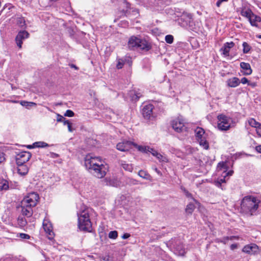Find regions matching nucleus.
<instances>
[{
	"label": "nucleus",
	"mask_w": 261,
	"mask_h": 261,
	"mask_svg": "<svg viewBox=\"0 0 261 261\" xmlns=\"http://www.w3.org/2000/svg\"><path fill=\"white\" fill-rule=\"evenodd\" d=\"M185 193L188 197H191L192 195L191 193H189L188 191H185Z\"/></svg>",
	"instance_id": "obj_62"
},
{
	"label": "nucleus",
	"mask_w": 261,
	"mask_h": 261,
	"mask_svg": "<svg viewBox=\"0 0 261 261\" xmlns=\"http://www.w3.org/2000/svg\"><path fill=\"white\" fill-rule=\"evenodd\" d=\"M29 34L25 31H20L16 37L15 41L19 48H21L23 40L28 38Z\"/></svg>",
	"instance_id": "obj_10"
},
{
	"label": "nucleus",
	"mask_w": 261,
	"mask_h": 261,
	"mask_svg": "<svg viewBox=\"0 0 261 261\" xmlns=\"http://www.w3.org/2000/svg\"><path fill=\"white\" fill-rule=\"evenodd\" d=\"M240 67L242 69V72L244 75H250L252 73V69L250 65L248 63L241 62L240 63Z\"/></svg>",
	"instance_id": "obj_19"
},
{
	"label": "nucleus",
	"mask_w": 261,
	"mask_h": 261,
	"mask_svg": "<svg viewBox=\"0 0 261 261\" xmlns=\"http://www.w3.org/2000/svg\"><path fill=\"white\" fill-rule=\"evenodd\" d=\"M138 175L141 177H142L144 179H147V180H150V178H151L150 175L145 171L140 170L138 172Z\"/></svg>",
	"instance_id": "obj_28"
},
{
	"label": "nucleus",
	"mask_w": 261,
	"mask_h": 261,
	"mask_svg": "<svg viewBox=\"0 0 261 261\" xmlns=\"http://www.w3.org/2000/svg\"><path fill=\"white\" fill-rule=\"evenodd\" d=\"M158 153L159 152H158V151L155 150L152 152V154L154 156H156Z\"/></svg>",
	"instance_id": "obj_59"
},
{
	"label": "nucleus",
	"mask_w": 261,
	"mask_h": 261,
	"mask_svg": "<svg viewBox=\"0 0 261 261\" xmlns=\"http://www.w3.org/2000/svg\"><path fill=\"white\" fill-rule=\"evenodd\" d=\"M16 162L17 166L24 165V164L25 163L22 162V159H20L17 157L16 158Z\"/></svg>",
	"instance_id": "obj_45"
},
{
	"label": "nucleus",
	"mask_w": 261,
	"mask_h": 261,
	"mask_svg": "<svg viewBox=\"0 0 261 261\" xmlns=\"http://www.w3.org/2000/svg\"><path fill=\"white\" fill-rule=\"evenodd\" d=\"M16 157L22 159L23 162H27L31 157V153L28 151H23L17 154Z\"/></svg>",
	"instance_id": "obj_21"
},
{
	"label": "nucleus",
	"mask_w": 261,
	"mask_h": 261,
	"mask_svg": "<svg viewBox=\"0 0 261 261\" xmlns=\"http://www.w3.org/2000/svg\"><path fill=\"white\" fill-rule=\"evenodd\" d=\"M232 173H233L232 171H230L226 173L225 176H226V175H231Z\"/></svg>",
	"instance_id": "obj_61"
},
{
	"label": "nucleus",
	"mask_w": 261,
	"mask_h": 261,
	"mask_svg": "<svg viewBox=\"0 0 261 261\" xmlns=\"http://www.w3.org/2000/svg\"><path fill=\"white\" fill-rule=\"evenodd\" d=\"M243 51L244 54H247L248 53L250 50V46H249V45L246 42H243Z\"/></svg>",
	"instance_id": "obj_35"
},
{
	"label": "nucleus",
	"mask_w": 261,
	"mask_h": 261,
	"mask_svg": "<svg viewBox=\"0 0 261 261\" xmlns=\"http://www.w3.org/2000/svg\"><path fill=\"white\" fill-rule=\"evenodd\" d=\"M157 4L161 6H163L164 5H169L172 1V0H155Z\"/></svg>",
	"instance_id": "obj_31"
},
{
	"label": "nucleus",
	"mask_w": 261,
	"mask_h": 261,
	"mask_svg": "<svg viewBox=\"0 0 261 261\" xmlns=\"http://www.w3.org/2000/svg\"><path fill=\"white\" fill-rule=\"evenodd\" d=\"M19 236L22 239H29L30 238V236L29 234L23 233H19Z\"/></svg>",
	"instance_id": "obj_44"
},
{
	"label": "nucleus",
	"mask_w": 261,
	"mask_h": 261,
	"mask_svg": "<svg viewBox=\"0 0 261 261\" xmlns=\"http://www.w3.org/2000/svg\"><path fill=\"white\" fill-rule=\"evenodd\" d=\"M234 238V237L233 236H232V237H227L226 238H224V239L226 240H232V239Z\"/></svg>",
	"instance_id": "obj_60"
},
{
	"label": "nucleus",
	"mask_w": 261,
	"mask_h": 261,
	"mask_svg": "<svg viewBox=\"0 0 261 261\" xmlns=\"http://www.w3.org/2000/svg\"><path fill=\"white\" fill-rule=\"evenodd\" d=\"M155 171L158 174H161V172L157 168L155 169Z\"/></svg>",
	"instance_id": "obj_63"
},
{
	"label": "nucleus",
	"mask_w": 261,
	"mask_h": 261,
	"mask_svg": "<svg viewBox=\"0 0 261 261\" xmlns=\"http://www.w3.org/2000/svg\"><path fill=\"white\" fill-rule=\"evenodd\" d=\"M43 227L48 239L52 240L54 237V233L53 231V226L51 223L47 220H44Z\"/></svg>",
	"instance_id": "obj_9"
},
{
	"label": "nucleus",
	"mask_w": 261,
	"mask_h": 261,
	"mask_svg": "<svg viewBox=\"0 0 261 261\" xmlns=\"http://www.w3.org/2000/svg\"><path fill=\"white\" fill-rule=\"evenodd\" d=\"M128 95L131 100L136 101L142 96L140 90H133L129 92Z\"/></svg>",
	"instance_id": "obj_17"
},
{
	"label": "nucleus",
	"mask_w": 261,
	"mask_h": 261,
	"mask_svg": "<svg viewBox=\"0 0 261 261\" xmlns=\"http://www.w3.org/2000/svg\"><path fill=\"white\" fill-rule=\"evenodd\" d=\"M228 0H218L217 3H216V6L218 7H219L221 5V4H222V2H226Z\"/></svg>",
	"instance_id": "obj_50"
},
{
	"label": "nucleus",
	"mask_w": 261,
	"mask_h": 261,
	"mask_svg": "<svg viewBox=\"0 0 261 261\" xmlns=\"http://www.w3.org/2000/svg\"><path fill=\"white\" fill-rule=\"evenodd\" d=\"M225 175L224 176V177L223 178H221L220 179H219L216 184V185L218 187H221V185L222 183L223 182H225Z\"/></svg>",
	"instance_id": "obj_42"
},
{
	"label": "nucleus",
	"mask_w": 261,
	"mask_h": 261,
	"mask_svg": "<svg viewBox=\"0 0 261 261\" xmlns=\"http://www.w3.org/2000/svg\"><path fill=\"white\" fill-rule=\"evenodd\" d=\"M58 156H59V155L57 153H54V152L50 153V157L52 158H57Z\"/></svg>",
	"instance_id": "obj_52"
},
{
	"label": "nucleus",
	"mask_w": 261,
	"mask_h": 261,
	"mask_svg": "<svg viewBox=\"0 0 261 261\" xmlns=\"http://www.w3.org/2000/svg\"><path fill=\"white\" fill-rule=\"evenodd\" d=\"M248 82L249 81L248 79L246 77H243L240 81V82H241L243 84H245L248 83Z\"/></svg>",
	"instance_id": "obj_49"
},
{
	"label": "nucleus",
	"mask_w": 261,
	"mask_h": 261,
	"mask_svg": "<svg viewBox=\"0 0 261 261\" xmlns=\"http://www.w3.org/2000/svg\"><path fill=\"white\" fill-rule=\"evenodd\" d=\"M104 184L107 186L117 187L120 186V181L115 178H106L103 180Z\"/></svg>",
	"instance_id": "obj_16"
},
{
	"label": "nucleus",
	"mask_w": 261,
	"mask_h": 261,
	"mask_svg": "<svg viewBox=\"0 0 261 261\" xmlns=\"http://www.w3.org/2000/svg\"><path fill=\"white\" fill-rule=\"evenodd\" d=\"M70 67L72 68H74L76 70H78L79 69V68L74 64H71L70 65Z\"/></svg>",
	"instance_id": "obj_58"
},
{
	"label": "nucleus",
	"mask_w": 261,
	"mask_h": 261,
	"mask_svg": "<svg viewBox=\"0 0 261 261\" xmlns=\"http://www.w3.org/2000/svg\"><path fill=\"white\" fill-rule=\"evenodd\" d=\"M17 24L20 27L22 28L25 26V19L23 17H18L17 19Z\"/></svg>",
	"instance_id": "obj_32"
},
{
	"label": "nucleus",
	"mask_w": 261,
	"mask_h": 261,
	"mask_svg": "<svg viewBox=\"0 0 261 261\" xmlns=\"http://www.w3.org/2000/svg\"><path fill=\"white\" fill-rule=\"evenodd\" d=\"M160 161L166 162L167 160L166 157L163 156L160 153L157 154V155L155 156Z\"/></svg>",
	"instance_id": "obj_41"
},
{
	"label": "nucleus",
	"mask_w": 261,
	"mask_h": 261,
	"mask_svg": "<svg viewBox=\"0 0 261 261\" xmlns=\"http://www.w3.org/2000/svg\"><path fill=\"white\" fill-rule=\"evenodd\" d=\"M124 64V61H123L122 58L118 59L117 60V65H116V67L117 69H121L123 67V66Z\"/></svg>",
	"instance_id": "obj_37"
},
{
	"label": "nucleus",
	"mask_w": 261,
	"mask_h": 261,
	"mask_svg": "<svg viewBox=\"0 0 261 261\" xmlns=\"http://www.w3.org/2000/svg\"><path fill=\"white\" fill-rule=\"evenodd\" d=\"M124 64H127L129 66H131L132 65V58L129 56H125L123 58H122Z\"/></svg>",
	"instance_id": "obj_34"
},
{
	"label": "nucleus",
	"mask_w": 261,
	"mask_h": 261,
	"mask_svg": "<svg viewBox=\"0 0 261 261\" xmlns=\"http://www.w3.org/2000/svg\"><path fill=\"white\" fill-rule=\"evenodd\" d=\"M90 209L86 208L78 215V226L81 230L91 232L92 231V223L89 218Z\"/></svg>",
	"instance_id": "obj_3"
},
{
	"label": "nucleus",
	"mask_w": 261,
	"mask_h": 261,
	"mask_svg": "<svg viewBox=\"0 0 261 261\" xmlns=\"http://www.w3.org/2000/svg\"><path fill=\"white\" fill-rule=\"evenodd\" d=\"M33 145L36 147H45L49 146L48 144L44 142H37L34 143Z\"/></svg>",
	"instance_id": "obj_33"
},
{
	"label": "nucleus",
	"mask_w": 261,
	"mask_h": 261,
	"mask_svg": "<svg viewBox=\"0 0 261 261\" xmlns=\"http://www.w3.org/2000/svg\"><path fill=\"white\" fill-rule=\"evenodd\" d=\"M21 105L22 106H25V103H28L29 105H28V106H33V105H36V103H34V102H27V101H22L21 102Z\"/></svg>",
	"instance_id": "obj_48"
},
{
	"label": "nucleus",
	"mask_w": 261,
	"mask_h": 261,
	"mask_svg": "<svg viewBox=\"0 0 261 261\" xmlns=\"http://www.w3.org/2000/svg\"><path fill=\"white\" fill-rule=\"evenodd\" d=\"M39 199V195L36 193H31L25 196L21 202V204L24 206L28 205L33 207L37 204Z\"/></svg>",
	"instance_id": "obj_7"
},
{
	"label": "nucleus",
	"mask_w": 261,
	"mask_h": 261,
	"mask_svg": "<svg viewBox=\"0 0 261 261\" xmlns=\"http://www.w3.org/2000/svg\"><path fill=\"white\" fill-rule=\"evenodd\" d=\"M21 213L23 215L25 216L28 217H30L33 215L32 207H29L28 205L23 207V205L21 204Z\"/></svg>",
	"instance_id": "obj_20"
},
{
	"label": "nucleus",
	"mask_w": 261,
	"mask_h": 261,
	"mask_svg": "<svg viewBox=\"0 0 261 261\" xmlns=\"http://www.w3.org/2000/svg\"><path fill=\"white\" fill-rule=\"evenodd\" d=\"M217 127L220 130L226 131L231 127L232 119L224 114H220L217 116Z\"/></svg>",
	"instance_id": "obj_6"
},
{
	"label": "nucleus",
	"mask_w": 261,
	"mask_h": 261,
	"mask_svg": "<svg viewBox=\"0 0 261 261\" xmlns=\"http://www.w3.org/2000/svg\"><path fill=\"white\" fill-rule=\"evenodd\" d=\"M171 124L172 128L177 133L187 131V127L185 126V123L181 119L178 118L174 119Z\"/></svg>",
	"instance_id": "obj_8"
},
{
	"label": "nucleus",
	"mask_w": 261,
	"mask_h": 261,
	"mask_svg": "<svg viewBox=\"0 0 261 261\" xmlns=\"http://www.w3.org/2000/svg\"><path fill=\"white\" fill-rule=\"evenodd\" d=\"M121 167L126 171L132 172L133 167L132 164L127 163L125 161H121L120 162Z\"/></svg>",
	"instance_id": "obj_25"
},
{
	"label": "nucleus",
	"mask_w": 261,
	"mask_h": 261,
	"mask_svg": "<svg viewBox=\"0 0 261 261\" xmlns=\"http://www.w3.org/2000/svg\"><path fill=\"white\" fill-rule=\"evenodd\" d=\"M63 123L64 125H66L67 126L69 132H73V129L72 128V124L68 120H64Z\"/></svg>",
	"instance_id": "obj_38"
},
{
	"label": "nucleus",
	"mask_w": 261,
	"mask_h": 261,
	"mask_svg": "<svg viewBox=\"0 0 261 261\" xmlns=\"http://www.w3.org/2000/svg\"><path fill=\"white\" fill-rule=\"evenodd\" d=\"M218 168H219L220 169H226V167L225 163L223 162H220L218 165Z\"/></svg>",
	"instance_id": "obj_46"
},
{
	"label": "nucleus",
	"mask_w": 261,
	"mask_h": 261,
	"mask_svg": "<svg viewBox=\"0 0 261 261\" xmlns=\"http://www.w3.org/2000/svg\"><path fill=\"white\" fill-rule=\"evenodd\" d=\"M259 200L252 196H245L241 201V211L245 214L253 215L258 208Z\"/></svg>",
	"instance_id": "obj_2"
},
{
	"label": "nucleus",
	"mask_w": 261,
	"mask_h": 261,
	"mask_svg": "<svg viewBox=\"0 0 261 261\" xmlns=\"http://www.w3.org/2000/svg\"><path fill=\"white\" fill-rule=\"evenodd\" d=\"M9 189L8 182L5 179L0 180V191L7 190Z\"/></svg>",
	"instance_id": "obj_27"
},
{
	"label": "nucleus",
	"mask_w": 261,
	"mask_h": 261,
	"mask_svg": "<svg viewBox=\"0 0 261 261\" xmlns=\"http://www.w3.org/2000/svg\"><path fill=\"white\" fill-rule=\"evenodd\" d=\"M128 47L130 49L139 48L142 50L148 51L151 47L148 42L144 39L133 36L130 37L128 41Z\"/></svg>",
	"instance_id": "obj_5"
},
{
	"label": "nucleus",
	"mask_w": 261,
	"mask_h": 261,
	"mask_svg": "<svg viewBox=\"0 0 261 261\" xmlns=\"http://www.w3.org/2000/svg\"><path fill=\"white\" fill-rule=\"evenodd\" d=\"M27 147H28V148L31 149V148H33V147H34V146H32V145H28V146H27Z\"/></svg>",
	"instance_id": "obj_64"
},
{
	"label": "nucleus",
	"mask_w": 261,
	"mask_h": 261,
	"mask_svg": "<svg viewBox=\"0 0 261 261\" xmlns=\"http://www.w3.org/2000/svg\"><path fill=\"white\" fill-rule=\"evenodd\" d=\"M29 171V168L26 165L18 166L17 172L21 175H26Z\"/></svg>",
	"instance_id": "obj_24"
},
{
	"label": "nucleus",
	"mask_w": 261,
	"mask_h": 261,
	"mask_svg": "<svg viewBox=\"0 0 261 261\" xmlns=\"http://www.w3.org/2000/svg\"><path fill=\"white\" fill-rule=\"evenodd\" d=\"M74 115V112L70 110H68L66 111L65 113L64 114L65 116L67 117H73Z\"/></svg>",
	"instance_id": "obj_43"
},
{
	"label": "nucleus",
	"mask_w": 261,
	"mask_h": 261,
	"mask_svg": "<svg viewBox=\"0 0 261 261\" xmlns=\"http://www.w3.org/2000/svg\"><path fill=\"white\" fill-rule=\"evenodd\" d=\"M258 246L254 244L245 246L243 248V252L250 254H255L258 251Z\"/></svg>",
	"instance_id": "obj_13"
},
{
	"label": "nucleus",
	"mask_w": 261,
	"mask_h": 261,
	"mask_svg": "<svg viewBox=\"0 0 261 261\" xmlns=\"http://www.w3.org/2000/svg\"><path fill=\"white\" fill-rule=\"evenodd\" d=\"M255 149L258 152L261 153V145L256 146Z\"/></svg>",
	"instance_id": "obj_54"
},
{
	"label": "nucleus",
	"mask_w": 261,
	"mask_h": 261,
	"mask_svg": "<svg viewBox=\"0 0 261 261\" xmlns=\"http://www.w3.org/2000/svg\"><path fill=\"white\" fill-rule=\"evenodd\" d=\"M132 144H133V143L130 141H123L118 143L116 147L120 151H126L129 150Z\"/></svg>",
	"instance_id": "obj_12"
},
{
	"label": "nucleus",
	"mask_w": 261,
	"mask_h": 261,
	"mask_svg": "<svg viewBox=\"0 0 261 261\" xmlns=\"http://www.w3.org/2000/svg\"><path fill=\"white\" fill-rule=\"evenodd\" d=\"M253 21H254L255 22V23L257 24L256 27H257L258 26L257 22L260 21V20H261L260 18L259 17V19H255L254 17H253Z\"/></svg>",
	"instance_id": "obj_56"
},
{
	"label": "nucleus",
	"mask_w": 261,
	"mask_h": 261,
	"mask_svg": "<svg viewBox=\"0 0 261 261\" xmlns=\"http://www.w3.org/2000/svg\"><path fill=\"white\" fill-rule=\"evenodd\" d=\"M99 159V157L93 156L91 154H87L85 158V166L90 173L101 178L106 175L107 168L102 164L97 163L96 161Z\"/></svg>",
	"instance_id": "obj_1"
},
{
	"label": "nucleus",
	"mask_w": 261,
	"mask_h": 261,
	"mask_svg": "<svg viewBox=\"0 0 261 261\" xmlns=\"http://www.w3.org/2000/svg\"><path fill=\"white\" fill-rule=\"evenodd\" d=\"M130 236V234L125 233L121 237L123 239H126Z\"/></svg>",
	"instance_id": "obj_51"
},
{
	"label": "nucleus",
	"mask_w": 261,
	"mask_h": 261,
	"mask_svg": "<svg viewBox=\"0 0 261 261\" xmlns=\"http://www.w3.org/2000/svg\"><path fill=\"white\" fill-rule=\"evenodd\" d=\"M227 84L230 87H236L240 83V81L238 77H233L227 81Z\"/></svg>",
	"instance_id": "obj_22"
},
{
	"label": "nucleus",
	"mask_w": 261,
	"mask_h": 261,
	"mask_svg": "<svg viewBox=\"0 0 261 261\" xmlns=\"http://www.w3.org/2000/svg\"><path fill=\"white\" fill-rule=\"evenodd\" d=\"M165 41L167 43L171 44L173 41V37L171 35H168L165 37Z\"/></svg>",
	"instance_id": "obj_39"
},
{
	"label": "nucleus",
	"mask_w": 261,
	"mask_h": 261,
	"mask_svg": "<svg viewBox=\"0 0 261 261\" xmlns=\"http://www.w3.org/2000/svg\"><path fill=\"white\" fill-rule=\"evenodd\" d=\"M195 133L197 141L205 138L204 136L205 131L201 127H197L195 130Z\"/></svg>",
	"instance_id": "obj_23"
},
{
	"label": "nucleus",
	"mask_w": 261,
	"mask_h": 261,
	"mask_svg": "<svg viewBox=\"0 0 261 261\" xmlns=\"http://www.w3.org/2000/svg\"><path fill=\"white\" fill-rule=\"evenodd\" d=\"M64 119V117L59 115V114H58V118H57V121L58 122H61L62 121V120Z\"/></svg>",
	"instance_id": "obj_53"
},
{
	"label": "nucleus",
	"mask_w": 261,
	"mask_h": 261,
	"mask_svg": "<svg viewBox=\"0 0 261 261\" xmlns=\"http://www.w3.org/2000/svg\"><path fill=\"white\" fill-rule=\"evenodd\" d=\"M118 237V232L116 230L111 231L109 233V237L110 239H115Z\"/></svg>",
	"instance_id": "obj_36"
},
{
	"label": "nucleus",
	"mask_w": 261,
	"mask_h": 261,
	"mask_svg": "<svg viewBox=\"0 0 261 261\" xmlns=\"http://www.w3.org/2000/svg\"><path fill=\"white\" fill-rule=\"evenodd\" d=\"M5 160V154L0 152V163L3 162Z\"/></svg>",
	"instance_id": "obj_47"
},
{
	"label": "nucleus",
	"mask_w": 261,
	"mask_h": 261,
	"mask_svg": "<svg viewBox=\"0 0 261 261\" xmlns=\"http://www.w3.org/2000/svg\"><path fill=\"white\" fill-rule=\"evenodd\" d=\"M137 148L139 151L145 153L150 152L151 154L153 151L154 150L153 148H151L149 146H138Z\"/></svg>",
	"instance_id": "obj_26"
},
{
	"label": "nucleus",
	"mask_w": 261,
	"mask_h": 261,
	"mask_svg": "<svg viewBox=\"0 0 261 261\" xmlns=\"http://www.w3.org/2000/svg\"><path fill=\"white\" fill-rule=\"evenodd\" d=\"M234 45V43L233 42H226L223 46L221 48L220 50L222 51V54L225 56H229V53L230 49L233 47Z\"/></svg>",
	"instance_id": "obj_18"
},
{
	"label": "nucleus",
	"mask_w": 261,
	"mask_h": 261,
	"mask_svg": "<svg viewBox=\"0 0 261 261\" xmlns=\"http://www.w3.org/2000/svg\"><path fill=\"white\" fill-rule=\"evenodd\" d=\"M242 16L247 17L252 25L257 26V24L253 21V18L255 19H259V17L254 15L250 11H242L241 12Z\"/></svg>",
	"instance_id": "obj_14"
},
{
	"label": "nucleus",
	"mask_w": 261,
	"mask_h": 261,
	"mask_svg": "<svg viewBox=\"0 0 261 261\" xmlns=\"http://www.w3.org/2000/svg\"><path fill=\"white\" fill-rule=\"evenodd\" d=\"M18 220H21V223L22 225H24L27 223L26 221L25 220H23L22 218H21V219L19 218H18Z\"/></svg>",
	"instance_id": "obj_57"
},
{
	"label": "nucleus",
	"mask_w": 261,
	"mask_h": 261,
	"mask_svg": "<svg viewBox=\"0 0 261 261\" xmlns=\"http://www.w3.org/2000/svg\"><path fill=\"white\" fill-rule=\"evenodd\" d=\"M102 259L104 261H110V256L109 255L105 256L102 257Z\"/></svg>",
	"instance_id": "obj_55"
},
{
	"label": "nucleus",
	"mask_w": 261,
	"mask_h": 261,
	"mask_svg": "<svg viewBox=\"0 0 261 261\" xmlns=\"http://www.w3.org/2000/svg\"><path fill=\"white\" fill-rule=\"evenodd\" d=\"M195 208V206L194 204L192 203H190L187 205L186 212L187 213L191 214L193 213V211L194 210Z\"/></svg>",
	"instance_id": "obj_30"
},
{
	"label": "nucleus",
	"mask_w": 261,
	"mask_h": 261,
	"mask_svg": "<svg viewBox=\"0 0 261 261\" xmlns=\"http://www.w3.org/2000/svg\"><path fill=\"white\" fill-rule=\"evenodd\" d=\"M126 182L129 185H136L138 184V181L133 178H128Z\"/></svg>",
	"instance_id": "obj_40"
},
{
	"label": "nucleus",
	"mask_w": 261,
	"mask_h": 261,
	"mask_svg": "<svg viewBox=\"0 0 261 261\" xmlns=\"http://www.w3.org/2000/svg\"><path fill=\"white\" fill-rule=\"evenodd\" d=\"M153 106L152 105H148L145 106L142 109V115L144 118L150 119L152 116V110Z\"/></svg>",
	"instance_id": "obj_11"
},
{
	"label": "nucleus",
	"mask_w": 261,
	"mask_h": 261,
	"mask_svg": "<svg viewBox=\"0 0 261 261\" xmlns=\"http://www.w3.org/2000/svg\"><path fill=\"white\" fill-rule=\"evenodd\" d=\"M167 245L171 251L177 255L184 256L186 253L182 241L179 238L171 239L167 242Z\"/></svg>",
	"instance_id": "obj_4"
},
{
	"label": "nucleus",
	"mask_w": 261,
	"mask_h": 261,
	"mask_svg": "<svg viewBox=\"0 0 261 261\" xmlns=\"http://www.w3.org/2000/svg\"><path fill=\"white\" fill-rule=\"evenodd\" d=\"M200 146H201L204 149H208L209 148V144L208 142L205 140V138L198 141Z\"/></svg>",
	"instance_id": "obj_29"
},
{
	"label": "nucleus",
	"mask_w": 261,
	"mask_h": 261,
	"mask_svg": "<svg viewBox=\"0 0 261 261\" xmlns=\"http://www.w3.org/2000/svg\"><path fill=\"white\" fill-rule=\"evenodd\" d=\"M248 123L251 126L255 128L256 133L258 136L259 137H261V128L260 127V124L253 118H250L249 119Z\"/></svg>",
	"instance_id": "obj_15"
}]
</instances>
